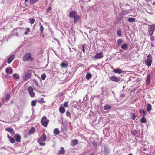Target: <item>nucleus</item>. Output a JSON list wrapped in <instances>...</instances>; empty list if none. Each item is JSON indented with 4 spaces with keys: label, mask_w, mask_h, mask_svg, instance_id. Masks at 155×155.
Returning <instances> with one entry per match:
<instances>
[{
    "label": "nucleus",
    "mask_w": 155,
    "mask_h": 155,
    "mask_svg": "<svg viewBox=\"0 0 155 155\" xmlns=\"http://www.w3.org/2000/svg\"><path fill=\"white\" fill-rule=\"evenodd\" d=\"M47 139L46 135L43 134L41 137L38 140L37 142L41 146H45V143L44 142Z\"/></svg>",
    "instance_id": "obj_1"
},
{
    "label": "nucleus",
    "mask_w": 155,
    "mask_h": 155,
    "mask_svg": "<svg viewBox=\"0 0 155 155\" xmlns=\"http://www.w3.org/2000/svg\"><path fill=\"white\" fill-rule=\"evenodd\" d=\"M33 59V58L31 56V54L29 52L26 53L23 57V60L24 61H27L29 60L32 61Z\"/></svg>",
    "instance_id": "obj_2"
},
{
    "label": "nucleus",
    "mask_w": 155,
    "mask_h": 155,
    "mask_svg": "<svg viewBox=\"0 0 155 155\" xmlns=\"http://www.w3.org/2000/svg\"><path fill=\"white\" fill-rule=\"evenodd\" d=\"M148 32L150 36H151L153 34L155 30V25H148Z\"/></svg>",
    "instance_id": "obj_3"
},
{
    "label": "nucleus",
    "mask_w": 155,
    "mask_h": 155,
    "mask_svg": "<svg viewBox=\"0 0 155 155\" xmlns=\"http://www.w3.org/2000/svg\"><path fill=\"white\" fill-rule=\"evenodd\" d=\"M152 62V57L150 54H149L147 56V59L145 60L146 64L148 67L151 65Z\"/></svg>",
    "instance_id": "obj_4"
},
{
    "label": "nucleus",
    "mask_w": 155,
    "mask_h": 155,
    "mask_svg": "<svg viewBox=\"0 0 155 155\" xmlns=\"http://www.w3.org/2000/svg\"><path fill=\"white\" fill-rule=\"evenodd\" d=\"M49 120L45 116H44L41 120L42 125L44 127H46L48 123Z\"/></svg>",
    "instance_id": "obj_5"
},
{
    "label": "nucleus",
    "mask_w": 155,
    "mask_h": 155,
    "mask_svg": "<svg viewBox=\"0 0 155 155\" xmlns=\"http://www.w3.org/2000/svg\"><path fill=\"white\" fill-rule=\"evenodd\" d=\"M28 91L30 96L31 97H35V94L32 87L30 86L29 87Z\"/></svg>",
    "instance_id": "obj_6"
},
{
    "label": "nucleus",
    "mask_w": 155,
    "mask_h": 155,
    "mask_svg": "<svg viewBox=\"0 0 155 155\" xmlns=\"http://www.w3.org/2000/svg\"><path fill=\"white\" fill-rule=\"evenodd\" d=\"M5 71L6 74H8L6 76V77L7 78L8 75L11 74L13 73V70L11 67L9 66L6 68Z\"/></svg>",
    "instance_id": "obj_7"
},
{
    "label": "nucleus",
    "mask_w": 155,
    "mask_h": 155,
    "mask_svg": "<svg viewBox=\"0 0 155 155\" xmlns=\"http://www.w3.org/2000/svg\"><path fill=\"white\" fill-rule=\"evenodd\" d=\"M31 76V75L29 72H25L22 78L24 80L26 81L29 79Z\"/></svg>",
    "instance_id": "obj_8"
},
{
    "label": "nucleus",
    "mask_w": 155,
    "mask_h": 155,
    "mask_svg": "<svg viewBox=\"0 0 155 155\" xmlns=\"http://www.w3.org/2000/svg\"><path fill=\"white\" fill-rule=\"evenodd\" d=\"M103 57V54L102 52L97 53L94 56V58L95 59H99Z\"/></svg>",
    "instance_id": "obj_9"
},
{
    "label": "nucleus",
    "mask_w": 155,
    "mask_h": 155,
    "mask_svg": "<svg viewBox=\"0 0 155 155\" xmlns=\"http://www.w3.org/2000/svg\"><path fill=\"white\" fill-rule=\"evenodd\" d=\"M6 131L10 133L11 134L13 135L15 134V132L13 129L11 128L8 127L5 129Z\"/></svg>",
    "instance_id": "obj_10"
},
{
    "label": "nucleus",
    "mask_w": 155,
    "mask_h": 155,
    "mask_svg": "<svg viewBox=\"0 0 155 155\" xmlns=\"http://www.w3.org/2000/svg\"><path fill=\"white\" fill-rule=\"evenodd\" d=\"M14 137L17 142H21V137L19 134H16L14 136Z\"/></svg>",
    "instance_id": "obj_11"
},
{
    "label": "nucleus",
    "mask_w": 155,
    "mask_h": 155,
    "mask_svg": "<svg viewBox=\"0 0 155 155\" xmlns=\"http://www.w3.org/2000/svg\"><path fill=\"white\" fill-rule=\"evenodd\" d=\"M78 143V140L76 139L73 140L71 142L70 145L71 146H74L77 145Z\"/></svg>",
    "instance_id": "obj_12"
},
{
    "label": "nucleus",
    "mask_w": 155,
    "mask_h": 155,
    "mask_svg": "<svg viewBox=\"0 0 155 155\" xmlns=\"http://www.w3.org/2000/svg\"><path fill=\"white\" fill-rule=\"evenodd\" d=\"M15 55H13L10 56L8 59L7 63L8 64H10L14 59L15 58Z\"/></svg>",
    "instance_id": "obj_13"
},
{
    "label": "nucleus",
    "mask_w": 155,
    "mask_h": 155,
    "mask_svg": "<svg viewBox=\"0 0 155 155\" xmlns=\"http://www.w3.org/2000/svg\"><path fill=\"white\" fill-rule=\"evenodd\" d=\"M77 15L76 12L75 11L71 12L69 14V16L70 18H74Z\"/></svg>",
    "instance_id": "obj_14"
},
{
    "label": "nucleus",
    "mask_w": 155,
    "mask_h": 155,
    "mask_svg": "<svg viewBox=\"0 0 155 155\" xmlns=\"http://www.w3.org/2000/svg\"><path fill=\"white\" fill-rule=\"evenodd\" d=\"M151 78V75L150 74H148L147 76L146 79V83L147 84L149 85L150 82Z\"/></svg>",
    "instance_id": "obj_15"
},
{
    "label": "nucleus",
    "mask_w": 155,
    "mask_h": 155,
    "mask_svg": "<svg viewBox=\"0 0 155 155\" xmlns=\"http://www.w3.org/2000/svg\"><path fill=\"white\" fill-rule=\"evenodd\" d=\"M80 19L79 16L77 15L74 18V23H76Z\"/></svg>",
    "instance_id": "obj_16"
},
{
    "label": "nucleus",
    "mask_w": 155,
    "mask_h": 155,
    "mask_svg": "<svg viewBox=\"0 0 155 155\" xmlns=\"http://www.w3.org/2000/svg\"><path fill=\"white\" fill-rule=\"evenodd\" d=\"M111 80L114 82H118V78L117 77L115 76H112L110 77Z\"/></svg>",
    "instance_id": "obj_17"
},
{
    "label": "nucleus",
    "mask_w": 155,
    "mask_h": 155,
    "mask_svg": "<svg viewBox=\"0 0 155 155\" xmlns=\"http://www.w3.org/2000/svg\"><path fill=\"white\" fill-rule=\"evenodd\" d=\"M68 66V63L67 62L65 61L63 62H62L61 64V67L62 68H64L65 67H67Z\"/></svg>",
    "instance_id": "obj_18"
},
{
    "label": "nucleus",
    "mask_w": 155,
    "mask_h": 155,
    "mask_svg": "<svg viewBox=\"0 0 155 155\" xmlns=\"http://www.w3.org/2000/svg\"><path fill=\"white\" fill-rule=\"evenodd\" d=\"M113 71L115 73H118L119 74H120L123 72V71L120 69H114L113 70Z\"/></svg>",
    "instance_id": "obj_19"
},
{
    "label": "nucleus",
    "mask_w": 155,
    "mask_h": 155,
    "mask_svg": "<svg viewBox=\"0 0 155 155\" xmlns=\"http://www.w3.org/2000/svg\"><path fill=\"white\" fill-rule=\"evenodd\" d=\"M34 82L37 86V88H36V91L39 90V89H40L41 87L40 85L38 84V83L37 81L36 80H35L34 81Z\"/></svg>",
    "instance_id": "obj_20"
},
{
    "label": "nucleus",
    "mask_w": 155,
    "mask_h": 155,
    "mask_svg": "<svg viewBox=\"0 0 155 155\" xmlns=\"http://www.w3.org/2000/svg\"><path fill=\"white\" fill-rule=\"evenodd\" d=\"M60 154H62L65 153L64 149L63 147H61L60 150L59 151Z\"/></svg>",
    "instance_id": "obj_21"
},
{
    "label": "nucleus",
    "mask_w": 155,
    "mask_h": 155,
    "mask_svg": "<svg viewBox=\"0 0 155 155\" xmlns=\"http://www.w3.org/2000/svg\"><path fill=\"white\" fill-rule=\"evenodd\" d=\"M59 130L58 128H55L54 130V133L55 135H58L59 134Z\"/></svg>",
    "instance_id": "obj_22"
},
{
    "label": "nucleus",
    "mask_w": 155,
    "mask_h": 155,
    "mask_svg": "<svg viewBox=\"0 0 155 155\" xmlns=\"http://www.w3.org/2000/svg\"><path fill=\"white\" fill-rule=\"evenodd\" d=\"M60 112L61 113H64L65 111V108L63 107H60L59 109Z\"/></svg>",
    "instance_id": "obj_23"
},
{
    "label": "nucleus",
    "mask_w": 155,
    "mask_h": 155,
    "mask_svg": "<svg viewBox=\"0 0 155 155\" xmlns=\"http://www.w3.org/2000/svg\"><path fill=\"white\" fill-rule=\"evenodd\" d=\"M35 129L34 127H32L29 131V134L31 135L33 134L35 132Z\"/></svg>",
    "instance_id": "obj_24"
},
{
    "label": "nucleus",
    "mask_w": 155,
    "mask_h": 155,
    "mask_svg": "<svg viewBox=\"0 0 155 155\" xmlns=\"http://www.w3.org/2000/svg\"><path fill=\"white\" fill-rule=\"evenodd\" d=\"M128 48V45L126 43L123 44L121 46V48L124 49H126Z\"/></svg>",
    "instance_id": "obj_25"
},
{
    "label": "nucleus",
    "mask_w": 155,
    "mask_h": 155,
    "mask_svg": "<svg viewBox=\"0 0 155 155\" xmlns=\"http://www.w3.org/2000/svg\"><path fill=\"white\" fill-rule=\"evenodd\" d=\"M135 20V19L134 18H129L127 21L130 22H134Z\"/></svg>",
    "instance_id": "obj_26"
},
{
    "label": "nucleus",
    "mask_w": 155,
    "mask_h": 155,
    "mask_svg": "<svg viewBox=\"0 0 155 155\" xmlns=\"http://www.w3.org/2000/svg\"><path fill=\"white\" fill-rule=\"evenodd\" d=\"M151 109V106L150 104H149L147 106V110L148 111H150Z\"/></svg>",
    "instance_id": "obj_27"
},
{
    "label": "nucleus",
    "mask_w": 155,
    "mask_h": 155,
    "mask_svg": "<svg viewBox=\"0 0 155 155\" xmlns=\"http://www.w3.org/2000/svg\"><path fill=\"white\" fill-rule=\"evenodd\" d=\"M92 77V75L89 73H87L86 75V78L87 79H89Z\"/></svg>",
    "instance_id": "obj_28"
},
{
    "label": "nucleus",
    "mask_w": 155,
    "mask_h": 155,
    "mask_svg": "<svg viewBox=\"0 0 155 155\" xmlns=\"http://www.w3.org/2000/svg\"><path fill=\"white\" fill-rule=\"evenodd\" d=\"M39 25L40 26V30L41 33H42L44 31V27L41 23H39Z\"/></svg>",
    "instance_id": "obj_29"
},
{
    "label": "nucleus",
    "mask_w": 155,
    "mask_h": 155,
    "mask_svg": "<svg viewBox=\"0 0 155 155\" xmlns=\"http://www.w3.org/2000/svg\"><path fill=\"white\" fill-rule=\"evenodd\" d=\"M111 108V106L109 105H106L104 107V110H105L109 109Z\"/></svg>",
    "instance_id": "obj_30"
},
{
    "label": "nucleus",
    "mask_w": 155,
    "mask_h": 155,
    "mask_svg": "<svg viewBox=\"0 0 155 155\" xmlns=\"http://www.w3.org/2000/svg\"><path fill=\"white\" fill-rule=\"evenodd\" d=\"M123 41L122 39H119L117 41V43H118V44L119 45H120L121 43H123Z\"/></svg>",
    "instance_id": "obj_31"
},
{
    "label": "nucleus",
    "mask_w": 155,
    "mask_h": 155,
    "mask_svg": "<svg viewBox=\"0 0 155 155\" xmlns=\"http://www.w3.org/2000/svg\"><path fill=\"white\" fill-rule=\"evenodd\" d=\"M13 76L15 79H18L19 78V76L18 74H14Z\"/></svg>",
    "instance_id": "obj_32"
},
{
    "label": "nucleus",
    "mask_w": 155,
    "mask_h": 155,
    "mask_svg": "<svg viewBox=\"0 0 155 155\" xmlns=\"http://www.w3.org/2000/svg\"><path fill=\"white\" fill-rule=\"evenodd\" d=\"M9 139L10 140V143H15V141L14 138L11 137Z\"/></svg>",
    "instance_id": "obj_33"
},
{
    "label": "nucleus",
    "mask_w": 155,
    "mask_h": 155,
    "mask_svg": "<svg viewBox=\"0 0 155 155\" xmlns=\"http://www.w3.org/2000/svg\"><path fill=\"white\" fill-rule=\"evenodd\" d=\"M30 31V29L28 28H26V31L25 32L24 34L25 35H27L28 34L29 32Z\"/></svg>",
    "instance_id": "obj_34"
},
{
    "label": "nucleus",
    "mask_w": 155,
    "mask_h": 155,
    "mask_svg": "<svg viewBox=\"0 0 155 155\" xmlns=\"http://www.w3.org/2000/svg\"><path fill=\"white\" fill-rule=\"evenodd\" d=\"M140 112L141 114L143 113V116H145L146 115V111L144 110H140Z\"/></svg>",
    "instance_id": "obj_35"
},
{
    "label": "nucleus",
    "mask_w": 155,
    "mask_h": 155,
    "mask_svg": "<svg viewBox=\"0 0 155 155\" xmlns=\"http://www.w3.org/2000/svg\"><path fill=\"white\" fill-rule=\"evenodd\" d=\"M41 77L42 80H44L46 77V76L45 74H43L41 75Z\"/></svg>",
    "instance_id": "obj_36"
},
{
    "label": "nucleus",
    "mask_w": 155,
    "mask_h": 155,
    "mask_svg": "<svg viewBox=\"0 0 155 155\" xmlns=\"http://www.w3.org/2000/svg\"><path fill=\"white\" fill-rule=\"evenodd\" d=\"M36 101L35 100H33L32 101L31 103V105L33 106H35L36 105Z\"/></svg>",
    "instance_id": "obj_37"
},
{
    "label": "nucleus",
    "mask_w": 155,
    "mask_h": 155,
    "mask_svg": "<svg viewBox=\"0 0 155 155\" xmlns=\"http://www.w3.org/2000/svg\"><path fill=\"white\" fill-rule=\"evenodd\" d=\"M29 21L31 24H32L35 22V20L34 18H30L29 19Z\"/></svg>",
    "instance_id": "obj_38"
},
{
    "label": "nucleus",
    "mask_w": 155,
    "mask_h": 155,
    "mask_svg": "<svg viewBox=\"0 0 155 155\" xmlns=\"http://www.w3.org/2000/svg\"><path fill=\"white\" fill-rule=\"evenodd\" d=\"M38 101L39 103H44L45 102V101H44L43 98H41L40 99L38 100Z\"/></svg>",
    "instance_id": "obj_39"
},
{
    "label": "nucleus",
    "mask_w": 155,
    "mask_h": 155,
    "mask_svg": "<svg viewBox=\"0 0 155 155\" xmlns=\"http://www.w3.org/2000/svg\"><path fill=\"white\" fill-rule=\"evenodd\" d=\"M146 121V119L145 118L143 117L141 119V122L143 123H145Z\"/></svg>",
    "instance_id": "obj_40"
},
{
    "label": "nucleus",
    "mask_w": 155,
    "mask_h": 155,
    "mask_svg": "<svg viewBox=\"0 0 155 155\" xmlns=\"http://www.w3.org/2000/svg\"><path fill=\"white\" fill-rule=\"evenodd\" d=\"M117 34L119 36H120L121 35V31L120 30H118L117 31Z\"/></svg>",
    "instance_id": "obj_41"
},
{
    "label": "nucleus",
    "mask_w": 155,
    "mask_h": 155,
    "mask_svg": "<svg viewBox=\"0 0 155 155\" xmlns=\"http://www.w3.org/2000/svg\"><path fill=\"white\" fill-rule=\"evenodd\" d=\"M38 0H30V2L31 4H34Z\"/></svg>",
    "instance_id": "obj_42"
},
{
    "label": "nucleus",
    "mask_w": 155,
    "mask_h": 155,
    "mask_svg": "<svg viewBox=\"0 0 155 155\" xmlns=\"http://www.w3.org/2000/svg\"><path fill=\"white\" fill-rule=\"evenodd\" d=\"M10 95L9 94H7L6 95L5 99L7 101L8 99L10 98Z\"/></svg>",
    "instance_id": "obj_43"
},
{
    "label": "nucleus",
    "mask_w": 155,
    "mask_h": 155,
    "mask_svg": "<svg viewBox=\"0 0 155 155\" xmlns=\"http://www.w3.org/2000/svg\"><path fill=\"white\" fill-rule=\"evenodd\" d=\"M64 106L65 107H68V102H65L64 104Z\"/></svg>",
    "instance_id": "obj_44"
},
{
    "label": "nucleus",
    "mask_w": 155,
    "mask_h": 155,
    "mask_svg": "<svg viewBox=\"0 0 155 155\" xmlns=\"http://www.w3.org/2000/svg\"><path fill=\"white\" fill-rule=\"evenodd\" d=\"M132 114V119L133 120H134L136 118V116L134 114Z\"/></svg>",
    "instance_id": "obj_45"
},
{
    "label": "nucleus",
    "mask_w": 155,
    "mask_h": 155,
    "mask_svg": "<svg viewBox=\"0 0 155 155\" xmlns=\"http://www.w3.org/2000/svg\"><path fill=\"white\" fill-rule=\"evenodd\" d=\"M66 116H69V117H70V113L69 111H67L66 112Z\"/></svg>",
    "instance_id": "obj_46"
},
{
    "label": "nucleus",
    "mask_w": 155,
    "mask_h": 155,
    "mask_svg": "<svg viewBox=\"0 0 155 155\" xmlns=\"http://www.w3.org/2000/svg\"><path fill=\"white\" fill-rule=\"evenodd\" d=\"M51 6H50V7H49V8H48V9H47V11L48 12H49L51 10Z\"/></svg>",
    "instance_id": "obj_47"
},
{
    "label": "nucleus",
    "mask_w": 155,
    "mask_h": 155,
    "mask_svg": "<svg viewBox=\"0 0 155 155\" xmlns=\"http://www.w3.org/2000/svg\"><path fill=\"white\" fill-rule=\"evenodd\" d=\"M82 51H83V52H85V49H84V46L82 45Z\"/></svg>",
    "instance_id": "obj_48"
},
{
    "label": "nucleus",
    "mask_w": 155,
    "mask_h": 155,
    "mask_svg": "<svg viewBox=\"0 0 155 155\" xmlns=\"http://www.w3.org/2000/svg\"><path fill=\"white\" fill-rule=\"evenodd\" d=\"M150 39L151 40V41H153V39H154V37L153 36H150Z\"/></svg>",
    "instance_id": "obj_49"
},
{
    "label": "nucleus",
    "mask_w": 155,
    "mask_h": 155,
    "mask_svg": "<svg viewBox=\"0 0 155 155\" xmlns=\"http://www.w3.org/2000/svg\"><path fill=\"white\" fill-rule=\"evenodd\" d=\"M94 30H95V29H94V30H89V32L90 33H92V31H94Z\"/></svg>",
    "instance_id": "obj_50"
},
{
    "label": "nucleus",
    "mask_w": 155,
    "mask_h": 155,
    "mask_svg": "<svg viewBox=\"0 0 155 155\" xmlns=\"http://www.w3.org/2000/svg\"><path fill=\"white\" fill-rule=\"evenodd\" d=\"M7 137H8V139H9L11 137L9 135V134H7Z\"/></svg>",
    "instance_id": "obj_51"
},
{
    "label": "nucleus",
    "mask_w": 155,
    "mask_h": 155,
    "mask_svg": "<svg viewBox=\"0 0 155 155\" xmlns=\"http://www.w3.org/2000/svg\"><path fill=\"white\" fill-rule=\"evenodd\" d=\"M146 150V149L145 148H144L143 149V150L144 151H145Z\"/></svg>",
    "instance_id": "obj_52"
},
{
    "label": "nucleus",
    "mask_w": 155,
    "mask_h": 155,
    "mask_svg": "<svg viewBox=\"0 0 155 155\" xmlns=\"http://www.w3.org/2000/svg\"><path fill=\"white\" fill-rule=\"evenodd\" d=\"M25 1L26 2H27L28 1V0H25Z\"/></svg>",
    "instance_id": "obj_53"
},
{
    "label": "nucleus",
    "mask_w": 155,
    "mask_h": 155,
    "mask_svg": "<svg viewBox=\"0 0 155 155\" xmlns=\"http://www.w3.org/2000/svg\"><path fill=\"white\" fill-rule=\"evenodd\" d=\"M151 45H152V46H153V45L152 44V43H151Z\"/></svg>",
    "instance_id": "obj_54"
},
{
    "label": "nucleus",
    "mask_w": 155,
    "mask_h": 155,
    "mask_svg": "<svg viewBox=\"0 0 155 155\" xmlns=\"http://www.w3.org/2000/svg\"><path fill=\"white\" fill-rule=\"evenodd\" d=\"M128 155H133L132 154H129Z\"/></svg>",
    "instance_id": "obj_55"
},
{
    "label": "nucleus",
    "mask_w": 155,
    "mask_h": 155,
    "mask_svg": "<svg viewBox=\"0 0 155 155\" xmlns=\"http://www.w3.org/2000/svg\"><path fill=\"white\" fill-rule=\"evenodd\" d=\"M134 134H136V133L135 132H134Z\"/></svg>",
    "instance_id": "obj_56"
},
{
    "label": "nucleus",
    "mask_w": 155,
    "mask_h": 155,
    "mask_svg": "<svg viewBox=\"0 0 155 155\" xmlns=\"http://www.w3.org/2000/svg\"><path fill=\"white\" fill-rule=\"evenodd\" d=\"M134 134H136V133L135 132H134Z\"/></svg>",
    "instance_id": "obj_57"
},
{
    "label": "nucleus",
    "mask_w": 155,
    "mask_h": 155,
    "mask_svg": "<svg viewBox=\"0 0 155 155\" xmlns=\"http://www.w3.org/2000/svg\"><path fill=\"white\" fill-rule=\"evenodd\" d=\"M93 155V154H91V155Z\"/></svg>",
    "instance_id": "obj_58"
}]
</instances>
